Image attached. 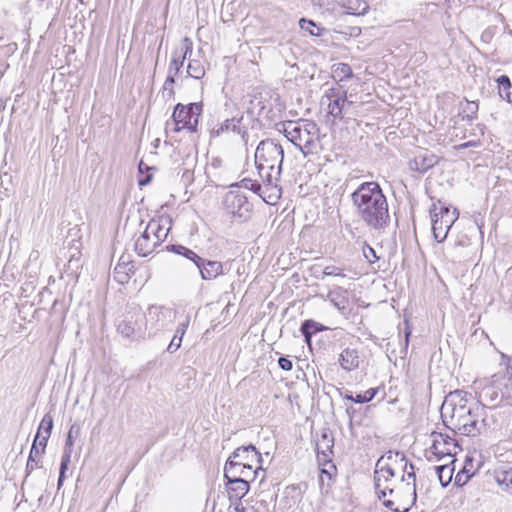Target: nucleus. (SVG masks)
Here are the masks:
<instances>
[{"mask_svg":"<svg viewBox=\"0 0 512 512\" xmlns=\"http://www.w3.org/2000/svg\"><path fill=\"white\" fill-rule=\"evenodd\" d=\"M343 8L348 15L361 16L368 12L369 5L365 0H346Z\"/></svg>","mask_w":512,"mask_h":512,"instance_id":"obj_28","label":"nucleus"},{"mask_svg":"<svg viewBox=\"0 0 512 512\" xmlns=\"http://www.w3.org/2000/svg\"><path fill=\"white\" fill-rule=\"evenodd\" d=\"M173 311L163 306L152 305L148 308L145 315L146 325L150 324L152 328L159 330L172 322Z\"/></svg>","mask_w":512,"mask_h":512,"instance_id":"obj_12","label":"nucleus"},{"mask_svg":"<svg viewBox=\"0 0 512 512\" xmlns=\"http://www.w3.org/2000/svg\"><path fill=\"white\" fill-rule=\"evenodd\" d=\"M324 330H326V327L324 325L312 319L305 320L300 327V331L307 343L311 342V338L314 334Z\"/></svg>","mask_w":512,"mask_h":512,"instance_id":"obj_30","label":"nucleus"},{"mask_svg":"<svg viewBox=\"0 0 512 512\" xmlns=\"http://www.w3.org/2000/svg\"><path fill=\"white\" fill-rule=\"evenodd\" d=\"M410 489H412L413 492L415 493V491L417 489L416 482H412V485H411Z\"/></svg>","mask_w":512,"mask_h":512,"instance_id":"obj_58","label":"nucleus"},{"mask_svg":"<svg viewBox=\"0 0 512 512\" xmlns=\"http://www.w3.org/2000/svg\"><path fill=\"white\" fill-rule=\"evenodd\" d=\"M479 404L496 408L502 403L512 402V388L505 382L500 373L492 375L478 393Z\"/></svg>","mask_w":512,"mask_h":512,"instance_id":"obj_6","label":"nucleus"},{"mask_svg":"<svg viewBox=\"0 0 512 512\" xmlns=\"http://www.w3.org/2000/svg\"><path fill=\"white\" fill-rule=\"evenodd\" d=\"M362 253L369 263H375L379 260V256L376 254L375 249L366 243L362 247Z\"/></svg>","mask_w":512,"mask_h":512,"instance_id":"obj_44","label":"nucleus"},{"mask_svg":"<svg viewBox=\"0 0 512 512\" xmlns=\"http://www.w3.org/2000/svg\"><path fill=\"white\" fill-rule=\"evenodd\" d=\"M174 77L175 76H173V74H168L163 85V96L167 99H172L174 98L175 95L173 88V85L175 83Z\"/></svg>","mask_w":512,"mask_h":512,"instance_id":"obj_40","label":"nucleus"},{"mask_svg":"<svg viewBox=\"0 0 512 512\" xmlns=\"http://www.w3.org/2000/svg\"><path fill=\"white\" fill-rule=\"evenodd\" d=\"M193 51V42L189 37H184L180 49L173 52V56L168 68V74L177 75L183 67L184 61L187 56H191Z\"/></svg>","mask_w":512,"mask_h":512,"instance_id":"obj_14","label":"nucleus"},{"mask_svg":"<svg viewBox=\"0 0 512 512\" xmlns=\"http://www.w3.org/2000/svg\"><path fill=\"white\" fill-rule=\"evenodd\" d=\"M349 105H351V102L347 100L346 92H344L343 96H337L330 101L328 104V113L334 118H342V111Z\"/></svg>","mask_w":512,"mask_h":512,"instance_id":"obj_29","label":"nucleus"},{"mask_svg":"<svg viewBox=\"0 0 512 512\" xmlns=\"http://www.w3.org/2000/svg\"><path fill=\"white\" fill-rule=\"evenodd\" d=\"M202 111L203 104L201 102L189 103L188 105L178 103L172 113L175 124L174 130L179 132L182 129H187L192 133L196 132Z\"/></svg>","mask_w":512,"mask_h":512,"instance_id":"obj_9","label":"nucleus"},{"mask_svg":"<svg viewBox=\"0 0 512 512\" xmlns=\"http://www.w3.org/2000/svg\"><path fill=\"white\" fill-rule=\"evenodd\" d=\"M167 250L177 255H180L191 261L196 267L203 263V258L195 253L193 250L179 244H171L167 246Z\"/></svg>","mask_w":512,"mask_h":512,"instance_id":"obj_26","label":"nucleus"},{"mask_svg":"<svg viewBox=\"0 0 512 512\" xmlns=\"http://www.w3.org/2000/svg\"><path fill=\"white\" fill-rule=\"evenodd\" d=\"M377 388H370L363 394H357L355 396V403L363 404L370 402L377 394Z\"/></svg>","mask_w":512,"mask_h":512,"instance_id":"obj_43","label":"nucleus"},{"mask_svg":"<svg viewBox=\"0 0 512 512\" xmlns=\"http://www.w3.org/2000/svg\"><path fill=\"white\" fill-rule=\"evenodd\" d=\"M498 84V94L501 99L511 103V80L507 75H501L496 80Z\"/></svg>","mask_w":512,"mask_h":512,"instance_id":"obj_32","label":"nucleus"},{"mask_svg":"<svg viewBox=\"0 0 512 512\" xmlns=\"http://www.w3.org/2000/svg\"><path fill=\"white\" fill-rule=\"evenodd\" d=\"M467 392L456 390L449 393L441 407V417L447 428L454 433L476 436L490 426L484 408L480 404L469 403Z\"/></svg>","mask_w":512,"mask_h":512,"instance_id":"obj_1","label":"nucleus"},{"mask_svg":"<svg viewBox=\"0 0 512 512\" xmlns=\"http://www.w3.org/2000/svg\"><path fill=\"white\" fill-rule=\"evenodd\" d=\"M151 179H152V176L151 175H147L146 177L140 179L138 181V184H139V186H145V185L150 183Z\"/></svg>","mask_w":512,"mask_h":512,"instance_id":"obj_55","label":"nucleus"},{"mask_svg":"<svg viewBox=\"0 0 512 512\" xmlns=\"http://www.w3.org/2000/svg\"><path fill=\"white\" fill-rule=\"evenodd\" d=\"M242 120V117L236 118L233 117L231 119H225L223 122L217 123L215 126L212 127L210 130V137H220L225 133H228L230 131L235 132L237 129V125L240 124Z\"/></svg>","mask_w":512,"mask_h":512,"instance_id":"obj_24","label":"nucleus"},{"mask_svg":"<svg viewBox=\"0 0 512 512\" xmlns=\"http://www.w3.org/2000/svg\"><path fill=\"white\" fill-rule=\"evenodd\" d=\"M249 483L250 482H225V490L229 500L231 502L233 500L241 502V498H243L249 491Z\"/></svg>","mask_w":512,"mask_h":512,"instance_id":"obj_22","label":"nucleus"},{"mask_svg":"<svg viewBox=\"0 0 512 512\" xmlns=\"http://www.w3.org/2000/svg\"><path fill=\"white\" fill-rule=\"evenodd\" d=\"M334 446V437L332 431L329 429H322L320 437L316 440V451L319 460L320 455L323 456V460H326L328 455L332 453Z\"/></svg>","mask_w":512,"mask_h":512,"instance_id":"obj_21","label":"nucleus"},{"mask_svg":"<svg viewBox=\"0 0 512 512\" xmlns=\"http://www.w3.org/2000/svg\"><path fill=\"white\" fill-rule=\"evenodd\" d=\"M432 445L431 450L436 456H448L452 457L456 454L459 448L456 440L447 434L432 433Z\"/></svg>","mask_w":512,"mask_h":512,"instance_id":"obj_11","label":"nucleus"},{"mask_svg":"<svg viewBox=\"0 0 512 512\" xmlns=\"http://www.w3.org/2000/svg\"><path fill=\"white\" fill-rule=\"evenodd\" d=\"M403 324H404V336H405V339H404V352L406 353L407 349H408L409 338H410V335L412 333V330H411V327L409 325V321L407 319L404 320Z\"/></svg>","mask_w":512,"mask_h":512,"instance_id":"obj_49","label":"nucleus"},{"mask_svg":"<svg viewBox=\"0 0 512 512\" xmlns=\"http://www.w3.org/2000/svg\"><path fill=\"white\" fill-rule=\"evenodd\" d=\"M72 429L73 427H71L68 435H67V438H66V441H65V447H64V450L65 449H70L72 451V446H73V439H72Z\"/></svg>","mask_w":512,"mask_h":512,"instance_id":"obj_54","label":"nucleus"},{"mask_svg":"<svg viewBox=\"0 0 512 512\" xmlns=\"http://www.w3.org/2000/svg\"><path fill=\"white\" fill-rule=\"evenodd\" d=\"M146 330L145 314L137 304H129L117 323V331L128 339L141 338Z\"/></svg>","mask_w":512,"mask_h":512,"instance_id":"obj_7","label":"nucleus"},{"mask_svg":"<svg viewBox=\"0 0 512 512\" xmlns=\"http://www.w3.org/2000/svg\"><path fill=\"white\" fill-rule=\"evenodd\" d=\"M225 210L241 220H247L252 211V204L247 197L239 190L228 191L223 199Z\"/></svg>","mask_w":512,"mask_h":512,"instance_id":"obj_10","label":"nucleus"},{"mask_svg":"<svg viewBox=\"0 0 512 512\" xmlns=\"http://www.w3.org/2000/svg\"><path fill=\"white\" fill-rule=\"evenodd\" d=\"M284 134L304 156L317 153L320 147V129L311 120L287 121Z\"/></svg>","mask_w":512,"mask_h":512,"instance_id":"obj_4","label":"nucleus"},{"mask_svg":"<svg viewBox=\"0 0 512 512\" xmlns=\"http://www.w3.org/2000/svg\"><path fill=\"white\" fill-rule=\"evenodd\" d=\"M148 232L153 234L155 238H159V245L166 239L169 229H165L159 220L152 219L146 225Z\"/></svg>","mask_w":512,"mask_h":512,"instance_id":"obj_34","label":"nucleus"},{"mask_svg":"<svg viewBox=\"0 0 512 512\" xmlns=\"http://www.w3.org/2000/svg\"><path fill=\"white\" fill-rule=\"evenodd\" d=\"M466 483H467V482H459V481H456V482H455V485H456L457 487H462V486H463V485H465Z\"/></svg>","mask_w":512,"mask_h":512,"instance_id":"obj_57","label":"nucleus"},{"mask_svg":"<svg viewBox=\"0 0 512 512\" xmlns=\"http://www.w3.org/2000/svg\"><path fill=\"white\" fill-rule=\"evenodd\" d=\"M482 467L483 461L480 453L474 452L471 455H467L464 461V465L456 475L455 480H459L461 474H466V480H470L475 476H480V470Z\"/></svg>","mask_w":512,"mask_h":512,"instance_id":"obj_16","label":"nucleus"},{"mask_svg":"<svg viewBox=\"0 0 512 512\" xmlns=\"http://www.w3.org/2000/svg\"><path fill=\"white\" fill-rule=\"evenodd\" d=\"M70 459H71V450L65 449L64 453L62 455V459H61L58 480H64V478H66V470L68 469V466L70 464Z\"/></svg>","mask_w":512,"mask_h":512,"instance_id":"obj_39","label":"nucleus"},{"mask_svg":"<svg viewBox=\"0 0 512 512\" xmlns=\"http://www.w3.org/2000/svg\"><path fill=\"white\" fill-rule=\"evenodd\" d=\"M52 429H53V417L50 413H46L43 416V418L39 424L37 433H41V434L50 436Z\"/></svg>","mask_w":512,"mask_h":512,"instance_id":"obj_37","label":"nucleus"},{"mask_svg":"<svg viewBox=\"0 0 512 512\" xmlns=\"http://www.w3.org/2000/svg\"><path fill=\"white\" fill-rule=\"evenodd\" d=\"M190 319H191L190 315H187L185 317V320L178 325V327L175 331L174 337L172 338V340L170 341V343L167 347V351L169 353H174L181 347L183 336L185 335L186 330L190 324Z\"/></svg>","mask_w":512,"mask_h":512,"instance_id":"obj_25","label":"nucleus"},{"mask_svg":"<svg viewBox=\"0 0 512 512\" xmlns=\"http://www.w3.org/2000/svg\"><path fill=\"white\" fill-rule=\"evenodd\" d=\"M241 186L253 191L254 193L258 194L259 196H262L261 191V185L256 181L248 178H244L241 181Z\"/></svg>","mask_w":512,"mask_h":512,"instance_id":"obj_46","label":"nucleus"},{"mask_svg":"<svg viewBox=\"0 0 512 512\" xmlns=\"http://www.w3.org/2000/svg\"><path fill=\"white\" fill-rule=\"evenodd\" d=\"M433 470H434L435 474L437 475L438 480H442L443 479L444 471H447V473H448V480H452L454 468L451 467L450 465L434 466Z\"/></svg>","mask_w":512,"mask_h":512,"instance_id":"obj_45","label":"nucleus"},{"mask_svg":"<svg viewBox=\"0 0 512 512\" xmlns=\"http://www.w3.org/2000/svg\"><path fill=\"white\" fill-rule=\"evenodd\" d=\"M284 159L283 147L272 139L262 140L255 152L258 174L266 186L278 188Z\"/></svg>","mask_w":512,"mask_h":512,"instance_id":"obj_3","label":"nucleus"},{"mask_svg":"<svg viewBox=\"0 0 512 512\" xmlns=\"http://www.w3.org/2000/svg\"><path fill=\"white\" fill-rule=\"evenodd\" d=\"M235 133L239 134L245 144L248 143V132L245 128L241 127L239 124L237 125V129Z\"/></svg>","mask_w":512,"mask_h":512,"instance_id":"obj_52","label":"nucleus"},{"mask_svg":"<svg viewBox=\"0 0 512 512\" xmlns=\"http://www.w3.org/2000/svg\"><path fill=\"white\" fill-rule=\"evenodd\" d=\"M62 485H63V482H57V489L59 490Z\"/></svg>","mask_w":512,"mask_h":512,"instance_id":"obj_61","label":"nucleus"},{"mask_svg":"<svg viewBox=\"0 0 512 512\" xmlns=\"http://www.w3.org/2000/svg\"><path fill=\"white\" fill-rule=\"evenodd\" d=\"M230 457L242 464L262 462L261 454L251 444L237 448Z\"/></svg>","mask_w":512,"mask_h":512,"instance_id":"obj_19","label":"nucleus"},{"mask_svg":"<svg viewBox=\"0 0 512 512\" xmlns=\"http://www.w3.org/2000/svg\"><path fill=\"white\" fill-rule=\"evenodd\" d=\"M158 246L159 238H155L145 227V230L135 241L134 250L140 257H146L153 253Z\"/></svg>","mask_w":512,"mask_h":512,"instance_id":"obj_15","label":"nucleus"},{"mask_svg":"<svg viewBox=\"0 0 512 512\" xmlns=\"http://www.w3.org/2000/svg\"><path fill=\"white\" fill-rule=\"evenodd\" d=\"M243 465L241 462L234 460L229 457L226 461L224 467V479L225 480H245L244 477H241V470H243Z\"/></svg>","mask_w":512,"mask_h":512,"instance_id":"obj_27","label":"nucleus"},{"mask_svg":"<svg viewBox=\"0 0 512 512\" xmlns=\"http://www.w3.org/2000/svg\"><path fill=\"white\" fill-rule=\"evenodd\" d=\"M415 479L414 466L408 462L405 455L401 452L389 451L381 456L375 467L374 480H389L390 478H399L400 480Z\"/></svg>","mask_w":512,"mask_h":512,"instance_id":"obj_5","label":"nucleus"},{"mask_svg":"<svg viewBox=\"0 0 512 512\" xmlns=\"http://www.w3.org/2000/svg\"><path fill=\"white\" fill-rule=\"evenodd\" d=\"M357 216L373 230H383L390 223L387 198L377 182H363L351 194Z\"/></svg>","mask_w":512,"mask_h":512,"instance_id":"obj_2","label":"nucleus"},{"mask_svg":"<svg viewBox=\"0 0 512 512\" xmlns=\"http://www.w3.org/2000/svg\"><path fill=\"white\" fill-rule=\"evenodd\" d=\"M45 450H41V448L37 447V445H32L28 460L32 462L40 461L42 458V454Z\"/></svg>","mask_w":512,"mask_h":512,"instance_id":"obj_48","label":"nucleus"},{"mask_svg":"<svg viewBox=\"0 0 512 512\" xmlns=\"http://www.w3.org/2000/svg\"><path fill=\"white\" fill-rule=\"evenodd\" d=\"M134 273L135 266L129 259V256L122 255L114 268L115 280L120 284L127 283Z\"/></svg>","mask_w":512,"mask_h":512,"instance_id":"obj_17","label":"nucleus"},{"mask_svg":"<svg viewBox=\"0 0 512 512\" xmlns=\"http://www.w3.org/2000/svg\"><path fill=\"white\" fill-rule=\"evenodd\" d=\"M334 72L340 78V81L351 78L353 75L351 67L346 63L338 64Z\"/></svg>","mask_w":512,"mask_h":512,"instance_id":"obj_42","label":"nucleus"},{"mask_svg":"<svg viewBox=\"0 0 512 512\" xmlns=\"http://www.w3.org/2000/svg\"><path fill=\"white\" fill-rule=\"evenodd\" d=\"M346 294L347 291L345 289L337 287L327 294V300H329L339 311L344 312L347 310L349 305V300Z\"/></svg>","mask_w":512,"mask_h":512,"instance_id":"obj_23","label":"nucleus"},{"mask_svg":"<svg viewBox=\"0 0 512 512\" xmlns=\"http://www.w3.org/2000/svg\"><path fill=\"white\" fill-rule=\"evenodd\" d=\"M503 480H510V481H512V474H511V475L507 474V475L504 477V479H503Z\"/></svg>","mask_w":512,"mask_h":512,"instance_id":"obj_60","label":"nucleus"},{"mask_svg":"<svg viewBox=\"0 0 512 512\" xmlns=\"http://www.w3.org/2000/svg\"><path fill=\"white\" fill-rule=\"evenodd\" d=\"M49 437L50 436H47V435H44L41 433H36L32 445H37V447L41 448V450H45Z\"/></svg>","mask_w":512,"mask_h":512,"instance_id":"obj_47","label":"nucleus"},{"mask_svg":"<svg viewBox=\"0 0 512 512\" xmlns=\"http://www.w3.org/2000/svg\"><path fill=\"white\" fill-rule=\"evenodd\" d=\"M187 74L192 78L201 79L205 75L203 64L199 60H189Z\"/></svg>","mask_w":512,"mask_h":512,"instance_id":"obj_35","label":"nucleus"},{"mask_svg":"<svg viewBox=\"0 0 512 512\" xmlns=\"http://www.w3.org/2000/svg\"><path fill=\"white\" fill-rule=\"evenodd\" d=\"M39 463L40 461H36V462H32L31 463V460H27V465H26V471H27V476L30 475V473L34 470V469H37V468H40L39 466Z\"/></svg>","mask_w":512,"mask_h":512,"instance_id":"obj_53","label":"nucleus"},{"mask_svg":"<svg viewBox=\"0 0 512 512\" xmlns=\"http://www.w3.org/2000/svg\"><path fill=\"white\" fill-rule=\"evenodd\" d=\"M360 355L357 349L347 347L339 355L338 363L341 368L347 372L354 371L359 368Z\"/></svg>","mask_w":512,"mask_h":512,"instance_id":"obj_18","label":"nucleus"},{"mask_svg":"<svg viewBox=\"0 0 512 512\" xmlns=\"http://www.w3.org/2000/svg\"><path fill=\"white\" fill-rule=\"evenodd\" d=\"M278 364H279V367L281 369H283L284 371H290L293 367L292 361L286 357H280L278 359Z\"/></svg>","mask_w":512,"mask_h":512,"instance_id":"obj_50","label":"nucleus"},{"mask_svg":"<svg viewBox=\"0 0 512 512\" xmlns=\"http://www.w3.org/2000/svg\"><path fill=\"white\" fill-rule=\"evenodd\" d=\"M200 276L203 280H213L219 275L224 274V267L220 261L206 260L198 265Z\"/></svg>","mask_w":512,"mask_h":512,"instance_id":"obj_20","label":"nucleus"},{"mask_svg":"<svg viewBox=\"0 0 512 512\" xmlns=\"http://www.w3.org/2000/svg\"><path fill=\"white\" fill-rule=\"evenodd\" d=\"M344 399H347V400H349V401L355 402V396H353L351 392L346 393V394L344 395Z\"/></svg>","mask_w":512,"mask_h":512,"instance_id":"obj_56","label":"nucleus"},{"mask_svg":"<svg viewBox=\"0 0 512 512\" xmlns=\"http://www.w3.org/2000/svg\"><path fill=\"white\" fill-rule=\"evenodd\" d=\"M450 483H451V482H440V484H441V486H442L443 488L448 487V485H449Z\"/></svg>","mask_w":512,"mask_h":512,"instance_id":"obj_59","label":"nucleus"},{"mask_svg":"<svg viewBox=\"0 0 512 512\" xmlns=\"http://www.w3.org/2000/svg\"><path fill=\"white\" fill-rule=\"evenodd\" d=\"M243 470H241V477L251 478V480H255L260 476V472L262 471V475L260 480H264L266 475L265 471L262 469L261 463H248L243 465Z\"/></svg>","mask_w":512,"mask_h":512,"instance_id":"obj_31","label":"nucleus"},{"mask_svg":"<svg viewBox=\"0 0 512 512\" xmlns=\"http://www.w3.org/2000/svg\"><path fill=\"white\" fill-rule=\"evenodd\" d=\"M439 162V157L428 150L418 151L412 159L408 162V167L413 172L425 173L429 169L436 166Z\"/></svg>","mask_w":512,"mask_h":512,"instance_id":"obj_13","label":"nucleus"},{"mask_svg":"<svg viewBox=\"0 0 512 512\" xmlns=\"http://www.w3.org/2000/svg\"><path fill=\"white\" fill-rule=\"evenodd\" d=\"M478 103L475 101L466 100V104L462 109L463 119L472 121L477 118Z\"/></svg>","mask_w":512,"mask_h":512,"instance_id":"obj_36","label":"nucleus"},{"mask_svg":"<svg viewBox=\"0 0 512 512\" xmlns=\"http://www.w3.org/2000/svg\"><path fill=\"white\" fill-rule=\"evenodd\" d=\"M327 276H334L345 278L346 275L343 273V269L336 266H327L323 269L321 276L319 277L321 280H324Z\"/></svg>","mask_w":512,"mask_h":512,"instance_id":"obj_41","label":"nucleus"},{"mask_svg":"<svg viewBox=\"0 0 512 512\" xmlns=\"http://www.w3.org/2000/svg\"><path fill=\"white\" fill-rule=\"evenodd\" d=\"M375 491L378 494V498L382 500V503L385 507L389 508L392 511L398 512L399 509L395 507L394 501L390 499H386V496L392 495L394 493V490L392 488L383 487L381 488V485L379 482H375Z\"/></svg>","mask_w":512,"mask_h":512,"instance_id":"obj_33","label":"nucleus"},{"mask_svg":"<svg viewBox=\"0 0 512 512\" xmlns=\"http://www.w3.org/2000/svg\"><path fill=\"white\" fill-rule=\"evenodd\" d=\"M430 214L433 236L437 242H443L459 214L456 209L450 211V208L442 204L440 200L432 204Z\"/></svg>","mask_w":512,"mask_h":512,"instance_id":"obj_8","label":"nucleus"},{"mask_svg":"<svg viewBox=\"0 0 512 512\" xmlns=\"http://www.w3.org/2000/svg\"><path fill=\"white\" fill-rule=\"evenodd\" d=\"M479 145H480L479 141H468V142H465V143H461V144L455 145L454 148L456 150H463V149H467V148H470V147H478Z\"/></svg>","mask_w":512,"mask_h":512,"instance_id":"obj_51","label":"nucleus"},{"mask_svg":"<svg viewBox=\"0 0 512 512\" xmlns=\"http://www.w3.org/2000/svg\"><path fill=\"white\" fill-rule=\"evenodd\" d=\"M299 25L302 30L308 32L312 36L320 35V28L311 20L302 18L299 20Z\"/></svg>","mask_w":512,"mask_h":512,"instance_id":"obj_38","label":"nucleus"}]
</instances>
